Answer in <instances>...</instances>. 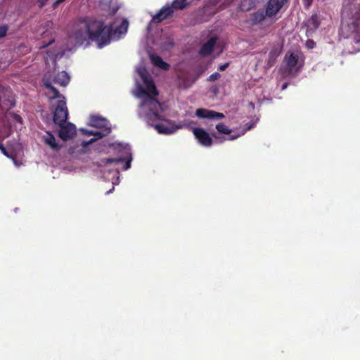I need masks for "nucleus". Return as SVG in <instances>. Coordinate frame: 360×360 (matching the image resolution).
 Segmentation results:
<instances>
[{
	"label": "nucleus",
	"instance_id": "f257e3e1",
	"mask_svg": "<svg viewBox=\"0 0 360 360\" xmlns=\"http://www.w3.org/2000/svg\"><path fill=\"white\" fill-rule=\"evenodd\" d=\"M112 24L105 25L103 20H91V41L96 44L98 49L108 45L112 37Z\"/></svg>",
	"mask_w": 360,
	"mask_h": 360
},
{
	"label": "nucleus",
	"instance_id": "f03ea898",
	"mask_svg": "<svg viewBox=\"0 0 360 360\" xmlns=\"http://www.w3.org/2000/svg\"><path fill=\"white\" fill-rule=\"evenodd\" d=\"M340 34L344 38H352L356 43L360 42V5L352 18L342 22Z\"/></svg>",
	"mask_w": 360,
	"mask_h": 360
},
{
	"label": "nucleus",
	"instance_id": "7ed1b4c3",
	"mask_svg": "<svg viewBox=\"0 0 360 360\" xmlns=\"http://www.w3.org/2000/svg\"><path fill=\"white\" fill-rule=\"evenodd\" d=\"M91 148L94 143L98 139L108 136L111 132L109 121L105 118L91 115Z\"/></svg>",
	"mask_w": 360,
	"mask_h": 360
},
{
	"label": "nucleus",
	"instance_id": "20e7f679",
	"mask_svg": "<svg viewBox=\"0 0 360 360\" xmlns=\"http://www.w3.org/2000/svg\"><path fill=\"white\" fill-rule=\"evenodd\" d=\"M141 105L148 107L149 112L146 114L148 122H153L156 120H164V116L161 115L158 110L162 111L161 103L151 95H148L143 98Z\"/></svg>",
	"mask_w": 360,
	"mask_h": 360
},
{
	"label": "nucleus",
	"instance_id": "39448f33",
	"mask_svg": "<svg viewBox=\"0 0 360 360\" xmlns=\"http://www.w3.org/2000/svg\"><path fill=\"white\" fill-rule=\"evenodd\" d=\"M74 37L76 44H82L86 38H90V19L79 18L74 24Z\"/></svg>",
	"mask_w": 360,
	"mask_h": 360
},
{
	"label": "nucleus",
	"instance_id": "423d86ee",
	"mask_svg": "<svg viewBox=\"0 0 360 360\" xmlns=\"http://www.w3.org/2000/svg\"><path fill=\"white\" fill-rule=\"evenodd\" d=\"M15 105V102L11 89L0 84V110L7 111Z\"/></svg>",
	"mask_w": 360,
	"mask_h": 360
},
{
	"label": "nucleus",
	"instance_id": "0eeeda50",
	"mask_svg": "<svg viewBox=\"0 0 360 360\" xmlns=\"http://www.w3.org/2000/svg\"><path fill=\"white\" fill-rule=\"evenodd\" d=\"M68 117V108L66 106V101L65 97L63 99L58 100L57 105L53 112V122L58 125L65 124Z\"/></svg>",
	"mask_w": 360,
	"mask_h": 360
},
{
	"label": "nucleus",
	"instance_id": "6e6552de",
	"mask_svg": "<svg viewBox=\"0 0 360 360\" xmlns=\"http://www.w3.org/2000/svg\"><path fill=\"white\" fill-rule=\"evenodd\" d=\"M299 55L294 52L286 53L284 60L285 62V72L288 74H292L294 72H297L300 70L302 65L299 63Z\"/></svg>",
	"mask_w": 360,
	"mask_h": 360
},
{
	"label": "nucleus",
	"instance_id": "1a4fd4ad",
	"mask_svg": "<svg viewBox=\"0 0 360 360\" xmlns=\"http://www.w3.org/2000/svg\"><path fill=\"white\" fill-rule=\"evenodd\" d=\"M132 160L131 155L130 153L127 154V156L125 158H103L101 160V163L99 164V167L103 165H108L114 163L115 165H122V169L123 170H127L131 167V162Z\"/></svg>",
	"mask_w": 360,
	"mask_h": 360
},
{
	"label": "nucleus",
	"instance_id": "9d476101",
	"mask_svg": "<svg viewBox=\"0 0 360 360\" xmlns=\"http://www.w3.org/2000/svg\"><path fill=\"white\" fill-rule=\"evenodd\" d=\"M193 134L199 143L205 147H210L213 143V140L208 132L204 129L195 127L193 129Z\"/></svg>",
	"mask_w": 360,
	"mask_h": 360
},
{
	"label": "nucleus",
	"instance_id": "9b49d317",
	"mask_svg": "<svg viewBox=\"0 0 360 360\" xmlns=\"http://www.w3.org/2000/svg\"><path fill=\"white\" fill-rule=\"evenodd\" d=\"M142 78L143 82L146 84V89L141 86L139 87V96H144L146 97L148 95H151L152 96L155 97L158 96V91L153 80L145 75H142Z\"/></svg>",
	"mask_w": 360,
	"mask_h": 360
},
{
	"label": "nucleus",
	"instance_id": "f8f14e48",
	"mask_svg": "<svg viewBox=\"0 0 360 360\" xmlns=\"http://www.w3.org/2000/svg\"><path fill=\"white\" fill-rule=\"evenodd\" d=\"M195 115L199 118H207L214 120H219L225 117L222 112L205 108H198L195 111Z\"/></svg>",
	"mask_w": 360,
	"mask_h": 360
},
{
	"label": "nucleus",
	"instance_id": "ddd939ff",
	"mask_svg": "<svg viewBox=\"0 0 360 360\" xmlns=\"http://www.w3.org/2000/svg\"><path fill=\"white\" fill-rule=\"evenodd\" d=\"M60 129L58 132V136L63 141H68L73 137L76 134L75 126L72 123H68L67 125H59Z\"/></svg>",
	"mask_w": 360,
	"mask_h": 360
},
{
	"label": "nucleus",
	"instance_id": "4468645a",
	"mask_svg": "<svg viewBox=\"0 0 360 360\" xmlns=\"http://www.w3.org/2000/svg\"><path fill=\"white\" fill-rule=\"evenodd\" d=\"M129 27V21L127 19H123L118 26L115 29L112 27V40H119L127 32Z\"/></svg>",
	"mask_w": 360,
	"mask_h": 360
},
{
	"label": "nucleus",
	"instance_id": "2eb2a0df",
	"mask_svg": "<svg viewBox=\"0 0 360 360\" xmlns=\"http://www.w3.org/2000/svg\"><path fill=\"white\" fill-rule=\"evenodd\" d=\"M284 4L282 0H269L266 6V15L269 17L275 15Z\"/></svg>",
	"mask_w": 360,
	"mask_h": 360
},
{
	"label": "nucleus",
	"instance_id": "dca6fc26",
	"mask_svg": "<svg viewBox=\"0 0 360 360\" xmlns=\"http://www.w3.org/2000/svg\"><path fill=\"white\" fill-rule=\"evenodd\" d=\"M200 75H184L179 76V87L181 89H188L191 87L198 79Z\"/></svg>",
	"mask_w": 360,
	"mask_h": 360
},
{
	"label": "nucleus",
	"instance_id": "f3484780",
	"mask_svg": "<svg viewBox=\"0 0 360 360\" xmlns=\"http://www.w3.org/2000/svg\"><path fill=\"white\" fill-rule=\"evenodd\" d=\"M117 0H98V6L101 9L107 11L108 15L112 16L116 13L117 8L112 6Z\"/></svg>",
	"mask_w": 360,
	"mask_h": 360
},
{
	"label": "nucleus",
	"instance_id": "a211bd4d",
	"mask_svg": "<svg viewBox=\"0 0 360 360\" xmlns=\"http://www.w3.org/2000/svg\"><path fill=\"white\" fill-rule=\"evenodd\" d=\"M216 38L211 37L207 42L203 44L199 51V54L202 56H207L210 55L216 44Z\"/></svg>",
	"mask_w": 360,
	"mask_h": 360
},
{
	"label": "nucleus",
	"instance_id": "6ab92c4d",
	"mask_svg": "<svg viewBox=\"0 0 360 360\" xmlns=\"http://www.w3.org/2000/svg\"><path fill=\"white\" fill-rule=\"evenodd\" d=\"M282 51V47L279 45H275L271 49L269 53V58L267 60L266 65L268 68L272 67L276 62L278 57L280 56Z\"/></svg>",
	"mask_w": 360,
	"mask_h": 360
},
{
	"label": "nucleus",
	"instance_id": "aec40b11",
	"mask_svg": "<svg viewBox=\"0 0 360 360\" xmlns=\"http://www.w3.org/2000/svg\"><path fill=\"white\" fill-rule=\"evenodd\" d=\"M173 13V10L171 7H163L160 11L153 17L154 22H160L171 16Z\"/></svg>",
	"mask_w": 360,
	"mask_h": 360
},
{
	"label": "nucleus",
	"instance_id": "412c9836",
	"mask_svg": "<svg viewBox=\"0 0 360 360\" xmlns=\"http://www.w3.org/2000/svg\"><path fill=\"white\" fill-rule=\"evenodd\" d=\"M42 140L53 150L58 151L61 148V146L56 142L55 136L50 132H46V134L43 136Z\"/></svg>",
	"mask_w": 360,
	"mask_h": 360
},
{
	"label": "nucleus",
	"instance_id": "4be33fe9",
	"mask_svg": "<svg viewBox=\"0 0 360 360\" xmlns=\"http://www.w3.org/2000/svg\"><path fill=\"white\" fill-rule=\"evenodd\" d=\"M43 85L49 91L51 99H55L57 98H63V96L60 95L59 91L51 84V82L49 79H43Z\"/></svg>",
	"mask_w": 360,
	"mask_h": 360
},
{
	"label": "nucleus",
	"instance_id": "5701e85b",
	"mask_svg": "<svg viewBox=\"0 0 360 360\" xmlns=\"http://www.w3.org/2000/svg\"><path fill=\"white\" fill-rule=\"evenodd\" d=\"M53 82L62 86H66L70 82V77L65 71H61L54 77Z\"/></svg>",
	"mask_w": 360,
	"mask_h": 360
},
{
	"label": "nucleus",
	"instance_id": "b1692460",
	"mask_svg": "<svg viewBox=\"0 0 360 360\" xmlns=\"http://www.w3.org/2000/svg\"><path fill=\"white\" fill-rule=\"evenodd\" d=\"M150 58L154 65L164 70H169V65L167 63L165 62L160 56L155 54H151L150 55Z\"/></svg>",
	"mask_w": 360,
	"mask_h": 360
},
{
	"label": "nucleus",
	"instance_id": "393cba45",
	"mask_svg": "<svg viewBox=\"0 0 360 360\" xmlns=\"http://www.w3.org/2000/svg\"><path fill=\"white\" fill-rule=\"evenodd\" d=\"M320 25V21L316 14H314L307 22V30L311 31H315L319 28Z\"/></svg>",
	"mask_w": 360,
	"mask_h": 360
},
{
	"label": "nucleus",
	"instance_id": "a878e982",
	"mask_svg": "<svg viewBox=\"0 0 360 360\" xmlns=\"http://www.w3.org/2000/svg\"><path fill=\"white\" fill-rule=\"evenodd\" d=\"M266 15V13L262 11L255 12L251 15V22L254 25L260 23L265 19Z\"/></svg>",
	"mask_w": 360,
	"mask_h": 360
},
{
	"label": "nucleus",
	"instance_id": "bb28decb",
	"mask_svg": "<svg viewBox=\"0 0 360 360\" xmlns=\"http://www.w3.org/2000/svg\"><path fill=\"white\" fill-rule=\"evenodd\" d=\"M154 127L159 134H170L173 132V131L170 128L162 124H156L154 125Z\"/></svg>",
	"mask_w": 360,
	"mask_h": 360
},
{
	"label": "nucleus",
	"instance_id": "cd10ccee",
	"mask_svg": "<svg viewBox=\"0 0 360 360\" xmlns=\"http://www.w3.org/2000/svg\"><path fill=\"white\" fill-rule=\"evenodd\" d=\"M216 129L217 130V131L220 134H230L232 131L231 129H230L226 125H225L224 123L222 122H219L218 123L216 127H215Z\"/></svg>",
	"mask_w": 360,
	"mask_h": 360
},
{
	"label": "nucleus",
	"instance_id": "c85d7f7f",
	"mask_svg": "<svg viewBox=\"0 0 360 360\" xmlns=\"http://www.w3.org/2000/svg\"><path fill=\"white\" fill-rule=\"evenodd\" d=\"M188 3H186V0H174L172 4V7L175 9H183Z\"/></svg>",
	"mask_w": 360,
	"mask_h": 360
},
{
	"label": "nucleus",
	"instance_id": "c756f323",
	"mask_svg": "<svg viewBox=\"0 0 360 360\" xmlns=\"http://www.w3.org/2000/svg\"><path fill=\"white\" fill-rule=\"evenodd\" d=\"M0 150L1 152L7 158L12 159L13 161L15 163V155L13 154V153H9L6 148L4 146L3 144H0Z\"/></svg>",
	"mask_w": 360,
	"mask_h": 360
},
{
	"label": "nucleus",
	"instance_id": "7c9ffc66",
	"mask_svg": "<svg viewBox=\"0 0 360 360\" xmlns=\"http://www.w3.org/2000/svg\"><path fill=\"white\" fill-rule=\"evenodd\" d=\"M220 77H221V75L219 72H215L212 73V75H210L207 78V80L208 82H214V81L218 80Z\"/></svg>",
	"mask_w": 360,
	"mask_h": 360
},
{
	"label": "nucleus",
	"instance_id": "2f4dec72",
	"mask_svg": "<svg viewBox=\"0 0 360 360\" xmlns=\"http://www.w3.org/2000/svg\"><path fill=\"white\" fill-rule=\"evenodd\" d=\"M103 160V159H101L99 162H93V165H91V167H93V165H94H94H96V166H97V167H98V169H99V172H100L101 173H104V172H105V168H103V167H104L106 165H103V164H102V165L99 167V164H101V160Z\"/></svg>",
	"mask_w": 360,
	"mask_h": 360
},
{
	"label": "nucleus",
	"instance_id": "473e14b6",
	"mask_svg": "<svg viewBox=\"0 0 360 360\" xmlns=\"http://www.w3.org/2000/svg\"><path fill=\"white\" fill-rule=\"evenodd\" d=\"M8 27L6 26H0V38L6 35Z\"/></svg>",
	"mask_w": 360,
	"mask_h": 360
},
{
	"label": "nucleus",
	"instance_id": "72a5a7b5",
	"mask_svg": "<svg viewBox=\"0 0 360 360\" xmlns=\"http://www.w3.org/2000/svg\"><path fill=\"white\" fill-rule=\"evenodd\" d=\"M49 0H36L39 8H44Z\"/></svg>",
	"mask_w": 360,
	"mask_h": 360
},
{
	"label": "nucleus",
	"instance_id": "f704fd0d",
	"mask_svg": "<svg viewBox=\"0 0 360 360\" xmlns=\"http://www.w3.org/2000/svg\"><path fill=\"white\" fill-rule=\"evenodd\" d=\"M11 115H12L13 119L15 121H16V122H18L19 123H22V118L19 115H18L16 113H12Z\"/></svg>",
	"mask_w": 360,
	"mask_h": 360
},
{
	"label": "nucleus",
	"instance_id": "c9c22d12",
	"mask_svg": "<svg viewBox=\"0 0 360 360\" xmlns=\"http://www.w3.org/2000/svg\"><path fill=\"white\" fill-rule=\"evenodd\" d=\"M306 45L308 49H311L316 46V43L313 40L309 39L307 41Z\"/></svg>",
	"mask_w": 360,
	"mask_h": 360
},
{
	"label": "nucleus",
	"instance_id": "e433bc0d",
	"mask_svg": "<svg viewBox=\"0 0 360 360\" xmlns=\"http://www.w3.org/2000/svg\"><path fill=\"white\" fill-rule=\"evenodd\" d=\"M102 144H103V148L98 149L99 152L105 151L107 148L110 147V144L108 143L107 142L103 141Z\"/></svg>",
	"mask_w": 360,
	"mask_h": 360
},
{
	"label": "nucleus",
	"instance_id": "4c0bfd02",
	"mask_svg": "<svg viewBox=\"0 0 360 360\" xmlns=\"http://www.w3.org/2000/svg\"><path fill=\"white\" fill-rule=\"evenodd\" d=\"M229 63L222 64V65H219V70L220 71H224L229 67Z\"/></svg>",
	"mask_w": 360,
	"mask_h": 360
},
{
	"label": "nucleus",
	"instance_id": "58836bf2",
	"mask_svg": "<svg viewBox=\"0 0 360 360\" xmlns=\"http://www.w3.org/2000/svg\"><path fill=\"white\" fill-rule=\"evenodd\" d=\"M254 125L255 124L253 123L247 124L246 129L243 131L242 134H244L246 132V131L250 130L252 128H253Z\"/></svg>",
	"mask_w": 360,
	"mask_h": 360
},
{
	"label": "nucleus",
	"instance_id": "ea45409f",
	"mask_svg": "<svg viewBox=\"0 0 360 360\" xmlns=\"http://www.w3.org/2000/svg\"><path fill=\"white\" fill-rule=\"evenodd\" d=\"M62 2L60 1V0H56V1H54L52 4V8L53 9H56V8H58V6H59L60 4H61Z\"/></svg>",
	"mask_w": 360,
	"mask_h": 360
},
{
	"label": "nucleus",
	"instance_id": "a19ab883",
	"mask_svg": "<svg viewBox=\"0 0 360 360\" xmlns=\"http://www.w3.org/2000/svg\"><path fill=\"white\" fill-rule=\"evenodd\" d=\"M305 6L309 7L311 6L314 0H302Z\"/></svg>",
	"mask_w": 360,
	"mask_h": 360
},
{
	"label": "nucleus",
	"instance_id": "79ce46f5",
	"mask_svg": "<svg viewBox=\"0 0 360 360\" xmlns=\"http://www.w3.org/2000/svg\"><path fill=\"white\" fill-rule=\"evenodd\" d=\"M80 131L82 132L83 134L90 136V130L84 129H80Z\"/></svg>",
	"mask_w": 360,
	"mask_h": 360
},
{
	"label": "nucleus",
	"instance_id": "37998d69",
	"mask_svg": "<svg viewBox=\"0 0 360 360\" xmlns=\"http://www.w3.org/2000/svg\"><path fill=\"white\" fill-rule=\"evenodd\" d=\"M240 136V134H238V135H231L229 138V140H235L237 138H238L239 136Z\"/></svg>",
	"mask_w": 360,
	"mask_h": 360
},
{
	"label": "nucleus",
	"instance_id": "c03bdc74",
	"mask_svg": "<svg viewBox=\"0 0 360 360\" xmlns=\"http://www.w3.org/2000/svg\"><path fill=\"white\" fill-rule=\"evenodd\" d=\"M89 144H90V141H84V142H83V147H84V148H86V146H87L88 145H89Z\"/></svg>",
	"mask_w": 360,
	"mask_h": 360
},
{
	"label": "nucleus",
	"instance_id": "a18cd8bd",
	"mask_svg": "<svg viewBox=\"0 0 360 360\" xmlns=\"http://www.w3.org/2000/svg\"><path fill=\"white\" fill-rule=\"evenodd\" d=\"M248 105H249V106H250L252 110H254V109H255V103H254L253 102H250V103H248Z\"/></svg>",
	"mask_w": 360,
	"mask_h": 360
},
{
	"label": "nucleus",
	"instance_id": "49530a36",
	"mask_svg": "<svg viewBox=\"0 0 360 360\" xmlns=\"http://www.w3.org/2000/svg\"><path fill=\"white\" fill-rule=\"evenodd\" d=\"M211 135L212 136H213L214 138L215 139H219V137L217 135V134L215 132H211Z\"/></svg>",
	"mask_w": 360,
	"mask_h": 360
},
{
	"label": "nucleus",
	"instance_id": "de8ad7c7",
	"mask_svg": "<svg viewBox=\"0 0 360 360\" xmlns=\"http://www.w3.org/2000/svg\"><path fill=\"white\" fill-rule=\"evenodd\" d=\"M53 42V40L51 41L49 44L42 46L41 48H45V47L48 46L49 45L51 44Z\"/></svg>",
	"mask_w": 360,
	"mask_h": 360
},
{
	"label": "nucleus",
	"instance_id": "09e8293b",
	"mask_svg": "<svg viewBox=\"0 0 360 360\" xmlns=\"http://www.w3.org/2000/svg\"><path fill=\"white\" fill-rule=\"evenodd\" d=\"M226 139H226V138H225V137L220 138V142H222V141H225V140H226Z\"/></svg>",
	"mask_w": 360,
	"mask_h": 360
},
{
	"label": "nucleus",
	"instance_id": "8fccbe9b",
	"mask_svg": "<svg viewBox=\"0 0 360 360\" xmlns=\"http://www.w3.org/2000/svg\"><path fill=\"white\" fill-rule=\"evenodd\" d=\"M286 86H287V84H284L283 85L282 89H284Z\"/></svg>",
	"mask_w": 360,
	"mask_h": 360
},
{
	"label": "nucleus",
	"instance_id": "3c124183",
	"mask_svg": "<svg viewBox=\"0 0 360 360\" xmlns=\"http://www.w3.org/2000/svg\"><path fill=\"white\" fill-rule=\"evenodd\" d=\"M289 0H282L283 3H286L288 2Z\"/></svg>",
	"mask_w": 360,
	"mask_h": 360
},
{
	"label": "nucleus",
	"instance_id": "603ef678",
	"mask_svg": "<svg viewBox=\"0 0 360 360\" xmlns=\"http://www.w3.org/2000/svg\"><path fill=\"white\" fill-rule=\"evenodd\" d=\"M94 174H97L98 173V171L94 170Z\"/></svg>",
	"mask_w": 360,
	"mask_h": 360
},
{
	"label": "nucleus",
	"instance_id": "864d4df0",
	"mask_svg": "<svg viewBox=\"0 0 360 360\" xmlns=\"http://www.w3.org/2000/svg\"><path fill=\"white\" fill-rule=\"evenodd\" d=\"M65 1V0H60V1H61L62 3H63V1Z\"/></svg>",
	"mask_w": 360,
	"mask_h": 360
}]
</instances>
